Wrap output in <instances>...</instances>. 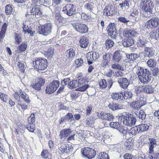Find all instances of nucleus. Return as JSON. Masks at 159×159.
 Returning a JSON list of instances; mask_svg holds the SVG:
<instances>
[{
	"instance_id": "4be33fe9",
	"label": "nucleus",
	"mask_w": 159,
	"mask_h": 159,
	"mask_svg": "<svg viewBox=\"0 0 159 159\" xmlns=\"http://www.w3.org/2000/svg\"><path fill=\"white\" fill-rule=\"evenodd\" d=\"M156 142V140L154 139H149V153H152L154 151L153 148L157 145Z\"/></svg>"
},
{
	"instance_id": "b1692460",
	"label": "nucleus",
	"mask_w": 159,
	"mask_h": 159,
	"mask_svg": "<svg viewBox=\"0 0 159 159\" xmlns=\"http://www.w3.org/2000/svg\"><path fill=\"white\" fill-rule=\"evenodd\" d=\"M27 48V43L25 42H23L18 46L17 49L16 51L17 53H20L25 51Z\"/></svg>"
},
{
	"instance_id": "ddd939ff",
	"label": "nucleus",
	"mask_w": 159,
	"mask_h": 159,
	"mask_svg": "<svg viewBox=\"0 0 159 159\" xmlns=\"http://www.w3.org/2000/svg\"><path fill=\"white\" fill-rule=\"evenodd\" d=\"M45 83V80L42 78H38L36 79L35 83L32 84V87L36 90L39 91L41 87L43 86Z\"/></svg>"
},
{
	"instance_id": "13d9d810",
	"label": "nucleus",
	"mask_w": 159,
	"mask_h": 159,
	"mask_svg": "<svg viewBox=\"0 0 159 159\" xmlns=\"http://www.w3.org/2000/svg\"><path fill=\"white\" fill-rule=\"evenodd\" d=\"M118 21L124 23H126L129 21V20L125 17L120 16L118 19Z\"/></svg>"
},
{
	"instance_id": "680f3d73",
	"label": "nucleus",
	"mask_w": 159,
	"mask_h": 159,
	"mask_svg": "<svg viewBox=\"0 0 159 159\" xmlns=\"http://www.w3.org/2000/svg\"><path fill=\"white\" fill-rule=\"evenodd\" d=\"M34 114L31 113L30 116L28 118V122L29 124L33 123L35 122Z\"/></svg>"
},
{
	"instance_id": "6e6552de",
	"label": "nucleus",
	"mask_w": 159,
	"mask_h": 159,
	"mask_svg": "<svg viewBox=\"0 0 159 159\" xmlns=\"http://www.w3.org/2000/svg\"><path fill=\"white\" fill-rule=\"evenodd\" d=\"M116 7L112 5L106 6L103 10V14L104 16L109 17L112 16L117 13Z\"/></svg>"
},
{
	"instance_id": "6ab92c4d",
	"label": "nucleus",
	"mask_w": 159,
	"mask_h": 159,
	"mask_svg": "<svg viewBox=\"0 0 159 159\" xmlns=\"http://www.w3.org/2000/svg\"><path fill=\"white\" fill-rule=\"evenodd\" d=\"M122 55L120 51H116L113 54L112 60L115 62H119L121 59Z\"/></svg>"
},
{
	"instance_id": "3c124183",
	"label": "nucleus",
	"mask_w": 159,
	"mask_h": 159,
	"mask_svg": "<svg viewBox=\"0 0 159 159\" xmlns=\"http://www.w3.org/2000/svg\"><path fill=\"white\" fill-rule=\"evenodd\" d=\"M98 158L99 159H109L108 155L104 152L99 153Z\"/></svg>"
},
{
	"instance_id": "9d476101",
	"label": "nucleus",
	"mask_w": 159,
	"mask_h": 159,
	"mask_svg": "<svg viewBox=\"0 0 159 159\" xmlns=\"http://www.w3.org/2000/svg\"><path fill=\"white\" fill-rule=\"evenodd\" d=\"M116 24L114 23H110L107 28L108 35L113 39H116Z\"/></svg>"
},
{
	"instance_id": "e2e57ef3",
	"label": "nucleus",
	"mask_w": 159,
	"mask_h": 159,
	"mask_svg": "<svg viewBox=\"0 0 159 159\" xmlns=\"http://www.w3.org/2000/svg\"><path fill=\"white\" fill-rule=\"evenodd\" d=\"M110 125L111 127L117 129L120 125L118 122H111L110 123Z\"/></svg>"
},
{
	"instance_id": "58836bf2",
	"label": "nucleus",
	"mask_w": 159,
	"mask_h": 159,
	"mask_svg": "<svg viewBox=\"0 0 159 159\" xmlns=\"http://www.w3.org/2000/svg\"><path fill=\"white\" fill-rule=\"evenodd\" d=\"M22 35L21 34L17 33H15L14 35V39L15 42L18 43V44H20L22 41Z\"/></svg>"
},
{
	"instance_id": "5701e85b",
	"label": "nucleus",
	"mask_w": 159,
	"mask_h": 159,
	"mask_svg": "<svg viewBox=\"0 0 159 159\" xmlns=\"http://www.w3.org/2000/svg\"><path fill=\"white\" fill-rule=\"evenodd\" d=\"M134 40L132 38L125 39L122 42V44L125 47H128L133 45L134 44Z\"/></svg>"
},
{
	"instance_id": "39448f33",
	"label": "nucleus",
	"mask_w": 159,
	"mask_h": 159,
	"mask_svg": "<svg viewBox=\"0 0 159 159\" xmlns=\"http://www.w3.org/2000/svg\"><path fill=\"white\" fill-rule=\"evenodd\" d=\"M72 25L74 30L80 34H85L88 32L89 28L87 25L76 22L72 24Z\"/></svg>"
},
{
	"instance_id": "49530a36",
	"label": "nucleus",
	"mask_w": 159,
	"mask_h": 159,
	"mask_svg": "<svg viewBox=\"0 0 159 159\" xmlns=\"http://www.w3.org/2000/svg\"><path fill=\"white\" fill-rule=\"evenodd\" d=\"M65 120H66L70 121V122H72L73 121H74L75 119L73 115L71 113H68L65 116Z\"/></svg>"
},
{
	"instance_id": "4d7b16f0",
	"label": "nucleus",
	"mask_w": 159,
	"mask_h": 159,
	"mask_svg": "<svg viewBox=\"0 0 159 159\" xmlns=\"http://www.w3.org/2000/svg\"><path fill=\"white\" fill-rule=\"evenodd\" d=\"M146 117V114L142 110H141L139 114V117L140 119L142 120L145 119Z\"/></svg>"
},
{
	"instance_id": "a878e982",
	"label": "nucleus",
	"mask_w": 159,
	"mask_h": 159,
	"mask_svg": "<svg viewBox=\"0 0 159 159\" xmlns=\"http://www.w3.org/2000/svg\"><path fill=\"white\" fill-rule=\"evenodd\" d=\"M94 7V5L92 2L85 4L84 6V9L89 12H91L93 11Z\"/></svg>"
},
{
	"instance_id": "8fccbe9b",
	"label": "nucleus",
	"mask_w": 159,
	"mask_h": 159,
	"mask_svg": "<svg viewBox=\"0 0 159 159\" xmlns=\"http://www.w3.org/2000/svg\"><path fill=\"white\" fill-rule=\"evenodd\" d=\"M147 64L148 66L150 67H153L156 64V62L153 59H150L147 61Z\"/></svg>"
},
{
	"instance_id": "a18cd8bd",
	"label": "nucleus",
	"mask_w": 159,
	"mask_h": 159,
	"mask_svg": "<svg viewBox=\"0 0 159 159\" xmlns=\"http://www.w3.org/2000/svg\"><path fill=\"white\" fill-rule=\"evenodd\" d=\"M23 25L24 26L22 27V28H23V31L24 32L25 34L28 33V34H30V36H33L34 34V32L32 31L29 28L28 29L25 30V29H26L28 27V26L26 27V25Z\"/></svg>"
},
{
	"instance_id": "72a5a7b5",
	"label": "nucleus",
	"mask_w": 159,
	"mask_h": 159,
	"mask_svg": "<svg viewBox=\"0 0 159 159\" xmlns=\"http://www.w3.org/2000/svg\"><path fill=\"white\" fill-rule=\"evenodd\" d=\"M151 37L156 39H159V26L157 28L156 31H152L150 33Z\"/></svg>"
},
{
	"instance_id": "bb28decb",
	"label": "nucleus",
	"mask_w": 159,
	"mask_h": 159,
	"mask_svg": "<svg viewBox=\"0 0 159 159\" xmlns=\"http://www.w3.org/2000/svg\"><path fill=\"white\" fill-rule=\"evenodd\" d=\"M67 57L69 59H73L75 57V50L73 48H70L67 51Z\"/></svg>"
},
{
	"instance_id": "473e14b6",
	"label": "nucleus",
	"mask_w": 159,
	"mask_h": 159,
	"mask_svg": "<svg viewBox=\"0 0 159 159\" xmlns=\"http://www.w3.org/2000/svg\"><path fill=\"white\" fill-rule=\"evenodd\" d=\"M142 89L144 92L147 93H152L154 91L151 85H147L142 87Z\"/></svg>"
},
{
	"instance_id": "a211bd4d",
	"label": "nucleus",
	"mask_w": 159,
	"mask_h": 159,
	"mask_svg": "<svg viewBox=\"0 0 159 159\" xmlns=\"http://www.w3.org/2000/svg\"><path fill=\"white\" fill-rule=\"evenodd\" d=\"M118 83L121 87L125 89H127L129 84V80L125 78L119 79L118 80Z\"/></svg>"
},
{
	"instance_id": "0eeeda50",
	"label": "nucleus",
	"mask_w": 159,
	"mask_h": 159,
	"mask_svg": "<svg viewBox=\"0 0 159 159\" xmlns=\"http://www.w3.org/2000/svg\"><path fill=\"white\" fill-rule=\"evenodd\" d=\"M159 25V18L153 17L148 20L145 24V27L148 29L153 30Z\"/></svg>"
},
{
	"instance_id": "5fc2aeb1",
	"label": "nucleus",
	"mask_w": 159,
	"mask_h": 159,
	"mask_svg": "<svg viewBox=\"0 0 159 159\" xmlns=\"http://www.w3.org/2000/svg\"><path fill=\"white\" fill-rule=\"evenodd\" d=\"M130 16L134 17L135 18H136L137 17L139 14V11L138 10L135 8L133 9L130 11Z\"/></svg>"
},
{
	"instance_id": "338daca9",
	"label": "nucleus",
	"mask_w": 159,
	"mask_h": 159,
	"mask_svg": "<svg viewBox=\"0 0 159 159\" xmlns=\"http://www.w3.org/2000/svg\"><path fill=\"white\" fill-rule=\"evenodd\" d=\"M70 81V79L69 78H67L66 79H64L61 82V85L63 86L64 87L67 85L69 84V83Z\"/></svg>"
},
{
	"instance_id": "37998d69",
	"label": "nucleus",
	"mask_w": 159,
	"mask_h": 159,
	"mask_svg": "<svg viewBox=\"0 0 159 159\" xmlns=\"http://www.w3.org/2000/svg\"><path fill=\"white\" fill-rule=\"evenodd\" d=\"M89 85L87 84H84L81 86H78V88L76 89V90L78 91L83 92L86 90L89 87Z\"/></svg>"
},
{
	"instance_id": "c85d7f7f",
	"label": "nucleus",
	"mask_w": 159,
	"mask_h": 159,
	"mask_svg": "<svg viewBox=\"0 0 159 159\" xmlns=\"http://www.w3.org/2000/svg\"><path fill=\"white\" fill-rule=\"evenodd\" d=\"M14 7L13 5L10 4H8L5 7V13L7 15H9L12 13Z\"/></svg>"
},
{
	"instance_id": "f8f14e48",
	"label": "nucleus",
	"mask_w": 159,
	"mask_h": 159,
	"mask_svg": "<svg viewBox=\"0 0 159 159\" xmlns=\"http://www.w3.org/2000/svg\"><path fill=\"white\" fill-rule=\"evenodd\" d=\"M76 10V6L72 4H67L63 8V11L69 16H71L75 13Z\"/></svg>"
},
{
	"instance_id": "9b49d317",
	"label": "nucleus",
	"mask_w": 159,
	"mask_h": 159,
	"mask_svg": "<svg viewBox=\"0 0 159 159\" xmlns=\"http://www.w3.org/2000/svg\"><path fill=\"white\" fill-rule=\"evenodd\" d=\"M148 41L145 38L140 36L137 39L136 45L137 47L142 51L145 50L148 47Z\"/></svg>"
},
{
	"instance_id": "2f4dec72",
	"label": "nucleus",
	"mask_w": 159,
	"mask_h": 159,
	"mask_svg": "<svg viewBox=\"0 0 159 159\" xmlns=\"http://www.w3.org/2000/svg\"><path fill=\"white\" fill-rule=\"evenodd\" d=\"M129 2L130 1L129 0H124L122 1V3L119 4V6L122 9H123V7L128 9L129 7Z\"/></svg>"
},
{
	"instance_id": "c9c22d12",
	"label": "nucleus",
	"mask_w": 159,
	"mask_h": 159,
	"mask_svg": "<svg viewBox=\"0 0 159 159\" xmlns=\"http://www.w3.org/2000/svg\"><path fill=\"white\" fill-rule=\"evenodd\" d=\"M129 105L131 107L135 109L140 108V105L139 104V100L130 103Z\"/></svg>"
},
{
	"instance_id": "1a4fd4ad",
	"label": "nucleus",
	"mask_w": 159,
	"mask_h": 159,
	"mask_svg": "<svg viewBox=\"0 0 159 159\" xmlns=\"http://www.w3.org/2000/svg\"><path fill=\"white\" fill-rule=\"evenodd\" d=\"M59 85V81L54 80L47 85L45 90L46 93L51 94L53 93L57 90Z\"/></svg>"
},
{
	"instance_id": "a19ab883",
	"label": "nucleus",
	"mask_w": 159,
	"mask_h": 159,
	"mask_svg": "<svg viewBox=\"0 0 159 159\" xmlns=\"http://www.w3.org/2000/svg\"><path fill=\"white\" fill-rule=\"evenodd\" d=\"M117 130L123 135L126 134L127 132V128L124 126H120Z\"/></svg>"
},
{
	"instance_id": "aec40b11",
	"label": "nucleus",
	"mask_w": 159,
	"mask_h": 159,
	"mask_svg": "<svg viewBox=\"0 0 159 159\" xmlns=\"http://www.w3.org/2000/svg\"><path fill=\"white\" fill-rule=\"evenodd\" d=\"M71 133V131L70 129H64L60 132L59 136L61 139H62L67 137Z\"/></svg>"
},
{
	"instance_id": "412c9836",
	"label": "nucleus",
	"mask_w": 159,
	"mask_h": 159,
	"mask_svg": "<svg viewBox=\"0 0 159 159\" xmlns=\"http://www.w3.org/2000/svg\"><path fill=\"white\" fill-rule=\"evenodd\" d=\"M8 25V23H4L3 24L0 31V40L2 39L5 37Z\"/></svg>"
},
{
	"instance_id": "423d86ee",
	"label": "nucleus",
	"mask_w": 159,
	"mask_h": 159,
	"mask_svg": "<svg viewBox=\"0 0 159 159\" xmlns=\"http://www.w3.org/2000/svg\"><path fill=\"white\" fill-rule=\"evenodd\" d=\"M52 25L50 22H48L43 25H40L38 33L43 36H47L52 32Z\"/></svg>"
},
{
	"instance_id": "393cba45",
	"label": "nucleus",
	"mask_w": 159,
	"mask_h": 159,
	"mask_svg": "<svg viewBox=\"0 0 159 159\" xmlns=\"http://www.w3.org/2000/svg\"><path fill=\"white\" fill-rule=\"evenodd\" d=\"M61 154L67 153L69 152L68 145L63 144L59 148Z\"/></svg>"
},
{
	"instance_id": "e433bc0d",
	"label": "nucleus",
	"mask_w": 159,
	"mask_h": 159,
	"mask_svg": "<svg viewBox=\"0 0 159 159\" xmlns=\"http://www.w3.org/2000/svg\"><path fill=\"white\" fill-rule=\"evenodd\" d=\"M127 58L129 59V61H133L139 57L138 55L135 53H131L126 55Z\"/></svg>"
},
{
	"instance_id": "20e7f679",
	"label": "nucleus",
	"mask_w": 159,
	"mask_h": 159,
	"mask_svg": "<svg viewBox=\"0 0 159 159\" xmlns=\"http://www.w3.org/2000/svg\"><path fill=\"white\" fill-rule=\"evenodd\" d=\"M47 66L46 59L40 58H36L35 61H33V66L38 70H43Z\"/></svg>"
},
{
	"instance_id": "09e8293b",
	"label": "nucleus",
	"mask_w": 159,
	"mask_h": 159,
	"mask_svg": "<svg viewBox=\"0 0 159 159\" xmlns=\"http://www.w3.org/2000/svg\"><path fill=\"white\" fill-rule=\"evenodd\" d=\"M99 85L100 87L102 89L106 88L107 86V83L106 80L105 79H103L99 82Z\"/></svg>"
},
{
	"instance_id": "de8ad7c7",
	"label": "nucleus",
	"mask_w": 159,
	"mask_h": 159,
	"mask_svg": "<svg viewBox=\"0 0 159 159\" xmlns=\"http://www.w3.org/2000/svg\"><path fill=\"white\" fill-rule=\"evenodd\" d=\"M27 129L30 132H33L35 129V125L33 123L29 124L26 125Z\"/></svg>"
},
{
	"instance_id": "603ef678",
	"label": "nucleus",
	"mask_w": 159,
	"mask_h": 159,
	"mask_svg": "<svg viewBox=\"0 0 159 159\" xmlns=\"http://www.w3.org/2000/svg\"><path fill=\"white\" fill-rule=\"evenodd\" d=\"M114 43L111 40L108 39L106 40L105 43L106 46L108 48L112 47L114 44Z\"/></svg>"
},
{
	"instance_id": "bf43d9fd",
	"label": "nucleus",
	"mask_w": 159,
	"mask_h": 159,
	"mask_svg": "<svg viewBox=\"0 0 159 159\" xmlns=\"http://www.w3.org/2000/svg\"><path fill=\"white\" fill-rule=\"evenodd\" d=\"M17 65L21 72H24L25 67V65L24 63L22 62H18L17 63Z\"/></svg>"
},
{
	"instance_id": "4468645a",
	"label": "nucleus",
	"mask_w": 159,
	"mask_h": 159,
	"mask_svg": "<svg viewBox=\"0 0 159 159\" xmlns=\"http://www.w3.org/2000/svg\"><path fill=\"white\" fill-rule=\"evenodd\" d=\"M83 154L88 158L92 159L96 155V152L94 149L86 147L83 150Z\"/></svg>"
},
{
	"instance_id": "ea45409f",
	"label": "nucleus",
	"mask_w": 159,
	"mask_h": 159,
	"mask_svg": "<svg viewBox=\"0 0 159 159\" xmlns=\"http://www.w3.org/2000/svg\"><path fill=\"white\" fill-rule=\"evenodd\" d=\"M138 126H137L131 128L130 129L129 133L132 135H135L138 133L140 132Z\"/></svg>"
},
{
	"instance_id": "f03ea898",
	"label": "nucleus",
	"mask_w": 159,
	"mask_h": 159,
	"mask_svg": "<svg viewBox=\"0 0 159 159\" xmlns=\"http://www.w3.org/2000/svg\"><path fill=\"white\" fill-rule=\"evenodd\" d=\"M136 73L140 82L147 84L151 80L152 74L148 69H144L140 67H138Z\"/></svg>"
},
{
	"instance_id": "4c0bfd02",
	"label": "nucleus",
	"mask_w": 159,
	"mask_h": 159,
	"mask_svg": "<svg viewBox=\"0 0 159 159\" xmlns=\"http://www.w3.org/2000/svg\"><path fill=\"white\" fill-rule=\"evenodd\" d=\"M140 132H142L147 130L149 128L148 125L146 124H142L138 126Z\"/></svg>"
},
{
	"instance_id": "cd10ccee",
	"label": "nucleus",
	"mask_w": 159,
	"mask_h": 159,
	"mask_svg": "<svg viewBox=\"0 0 159 159\" xmlns=\"http://www.w3.org/2000/svg\"><path fill=\"white\" fill-rule=\"evenodd\" d=\"M113 118V115L110 113H103L101 116V119L109 121L111 120Z\"/></svg>"
},
{
	"instance_id": "774afa93",
	"label": "nucleus",
	"mask_w": 159,
	"mask_h": 159,
	"mask_svg": "<svg viewBox=\"0 0 159 159\" xmlns=\"http://www.w3.org/2000/svg\"><path fill=\"white\" fill-rule=\"evenodd\" d=\"M75 62L77 65V66L79 67L82 65L83 63V61L81 58H80L76 59L75 61Z\"/></svg>"
},
{
	"instance_id": "7c9ffc66",
	"label": "nucleus",
	"mask_w": 159,
	"mask_h": 159,
	"mask_svg": "<svg viewBox=\"0 0 159 159\" xmlns=\"http://www.w3.org/2000/svg\"><path fill=\"white\" fill-rule=\"evenodd\" d=\"M95 118L92 117V118H87L85 120V125L86 126L92 127L93 125L95 123Z\"/></svg>"
},
{
	"instance_id": "69168bd1",
	"label": "nucleus",
	"mask_w": 159,
	"mask_h": 159,
	"mask_svg": "<svg viewBox=\"0 0 159 159\" xmlns=\"http://www.w3.org/2000/svg\"><path fill=\"white\" fill-rule=\"evenodd\" d=\"M54 53V49L52 48H50L48 49V51L47 53V55L50 57H52Z\"/></svg>"
},
{
	"instance_id": "f704fd0d",
	"label": "nucleus",
	"mask_w": 159,
	"mask_h": 159,
	"mask_svg": "<svg viewBox=\"0 0 159 159\" xmlns=\"http://www.w3.org/2000/svg\"><path fill=\"white\" fill-rule=\"evenodd\" d=\"M145 51L146 52V55H148V57H150L154 55V52L153 51L152 48L147 47L145 50L142 51L143 52Z\"/></svg>"
},
{
	"instance_id": "052dcab7",
	"label": "nucleus",
	"mask_w": 159,
	"mask_h": 159,
	"mask_svg": "<svg viewBox=\"0 0 159 159\" xmlns=\"http://www.w3.org/2000/svg\"><path fill=\"white\" fill-rule=\"evenodd\" d=\"M42 157L45 159L48 158L49 153L47 150H43L41 153Z\"/></svg>"
},
{
	"instance_id": "0e129e2a",
	"label": "nucleus",
	"mask_w": 159,
	"mask_h": 159,
	"mask_svg": "<svg viewBox=\"0 0 159 159\" xmlns=\"http://www.w3.org/2000/svg\"><path fill=\"white\" fill-rule=\"evenodd\" d=\"M124 158L125 159H137V157H135L132 155L127 153L124 155Z\"/></svg>"
},
{
	"instance_id": "6e6d98bb",
	"label": "nucleus",
	"mask_w": 159,
	"mask_h": 159,
	"mask_svg": "<svg viewBox=\"0 0 159 159\" xmlns=\"http://www.w3.org/2000/svg\"><path fill=\"white\" fill-rule=\"evenodd\" d=\"M80 13H75L71 16L73 17V20L74 21H78L80 19Z\"/></svg>"
},
{
	"instance_id": "f3484780",
	"label": "nucleus",
	"mask_w": 159,
	"mask_h": 159,
	"mask_svg": "<svg viewBox=\"0 0 159 159\" xmlns=\"http://www.w3.org/2000/svg\"><path fill=\"white\" fill-rule=\"evenodd\" d=\"M137 34V31L133 29L126 30H124L123 32V36L127 38H132V37L136 36Z\"/></svg>"
},
{
	"instance_id": "dca6fc26",
	"label": "nucleus",
	"mask_w": 159,
	"mask_h": 159,
	"mask_svg": "<svg viewBox=\"0 0 159 159\" xmlns=\"http://www.w3.org/2000/svg\"><path fill=\"white\" fill-rule=\"evenodd\" d=\"M79 43L81 48H86L89 45V39L86 36H82L79 38Z\"/></svg>"
},
{
	"instance_id": "c756f323",
	"label": "nucleus",
	"mask_w": 159,
	"mask_h": 159,
	"mask_svg": "<svg viewBox=\"0 0 159 159\" xmlns=\"http://www.w3.org/2000/svg\"><path fill=\"white\" fill-rule=\"evenodd\" d=\"M78 83L77 80L70 81L68 84L67 87L70 89H72L74 88H77Z\"/></svg>"
},
{
	"instance_id": "c03bdc74",
	"label": "nucleus",
	"mask_w": 159,
	"mask_h": 159,
	"mask_svg": "<svg viewBox=\"0 0 159 159\" xmlns=\"http://www.w3.org/2000/svg\"><path fill=\"white\" fill-rule=\"evenodd\" d=\"M121 96H123L122 93H113L111 95L112 98L113 99H122Z\"/></svg>"
},
{
	"instance_id": "f257e3e1",
	"label": "nucleus",
	"mask_w": 159,
	"mask_h": 159,
	"mask_svg": "<svg viewBox=\"0 0 159 159\" xmlns=\"http://www.w3.org/2000/svg\"><path fill=\"white\" fill-rule=\"evenodd\" d=\"M139 5L144 16H149L153 14L154 4L151 0H141Z\"/></svg>"
},
{
	"instance_id": "864d4df0",
	"label": "nucleus",
	"mask_w": 159,
	"mask_h": 159,
	"mask_svg": "<svg viewBox=\"0 0 159 159\" xmlns=\"http://www.w3.org/2000/svg\"><path fill=\"white\" fill-rule=\"evenodd\" d=\"M111 67L113 69H116L118 70H120L124 71V69L123 67H122L121 66L118 64H113L111 65Z\"/></svg>"
},
{
	"instance_id": "2eb2a0df",
	"label": "nucleus",
	"mask_w": 159,
	"mask_h": 159,
	"mask_svg": "<svg viewBox=\"0 0 159 159\" xmlns=\"http://www.w3.org/2000/svg\"><path fill=\"white\" fill-rule=\"evenodd\" d=\"M30 13L31 15H35L36 18H38L39 16H44L45 15L41 10L40 6L35 5L31 10Z\"/></svg>"
},
{
	"instance_id": "79ce46f5",
	"label": "nucleus",
	"mask_w": 159,
	"mask_h": 159,
	"mask_svg": "<svg viewBox=\"0 0 159 159\" xmlns=\"http://www.w3.org/2000/svg\"><path fill=\"white\" fill-rule=\"evenodd\" d=\"M92 56V53H91V52L88 53L86 55L88 63L89 65L92 64L93 61H94L93 57Z\"/></svg>"
},
{
	"instance_id": "7ed1b4c3",
	"label": "nucleus",
	"mask_w": 159,
	"mask_h": 159,
	"mask_svg": "<svg viewBox=\"0 0 159 159\" xmlns=\"http://www.w3.org/2000/svg\"><path fill=\"white\" fill-rule=\"evenodd\" d=\"M119 120L123 122L125 125L129 126H134L136 121V120L133 115L129 113L119 116Z\"/></svg>"
}]
</instances>
